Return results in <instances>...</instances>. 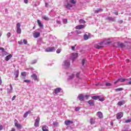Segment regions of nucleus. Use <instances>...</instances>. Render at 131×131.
Segmentation results:
<instances>
[{
    "mask_svg": "<svg viewBox=\"0 0 131 131\" xmlns=\"http://www.w3.org/2000/svg\"><path fill=\"white\" fill-rule=\"evenodd\" d=\"M45 51L46 53H50L55 52V51H56V49L54 47H48L47 48Z\"/></svg>",
    "mask_w": 131,
    "mask_h": 131,
    "instance_id": "nucleus-1",
    "label": "nucleus"
},
{
    "mask_svg": "<svg viewBox=\"0 0 131 131\" xmlns=\"http://www.w3.org/2000/svg\"><path fill=\"white\" fill-rule=\"evenodd\" d=\"M14 125L18 129H21L22 128V125L19 124V122L16 119L14 120Z\"/></svg>",
    "mask_w": 131,
    "mask_h": 131,
    "instance_id": "nucleus-2",
    "label": "nucleus"
},
{
    "mask_svg": "<svg viewBox=\"0 0 131 131\" xmlns=\"http://www.w3.org/2000/svg\"><path fill=\"white\" fill-rule=\"evenodd\" d=\"M63 66L66 68H68L70 66V60H66L63 61Z\"/></svg>",
    "mask_w": 131,
    "mask_h": 131,
    "instance_id": "nucleus-3",
    "label": "nucleus"
},
{
    "mask_svg": "<svg viewBox=\"0 0 131 131\" xmlns=\"http://www.w3.org/2000/svg\"><path fill=\"white\" fill-rule=\"evenodd\" d=\"M40 120V118L37 117V119L35 120L34 126L35 127H38L39 126V121Z\"/></svg>",
    "mask_w": 131,
    "mask_h": 131,
    "instance_id": "nucleus-4",
    "label": "nucleus"
},
{
    "mask_svg": "<svg viewBox=\"0 0 131 131\" xmlns=\"http://www.w3.org/2000/svg\"><path fill=\"white\" fill-rule=\"evenodd\" d=\"M77 56H78V54L77 53H72L71 54L70 56V59L71 60H72V61H74L76 58H77Z\"/></svg>",
    "mask_w": 131,
    "mask_h": 131,
    "instance_id": "nucleus-5",
    "label": "nucleus"
},
{
    "mask_svg": "<svg viewBox=\"0 0 131 131\" xmlns=\"http://www.w3.org/2000/svg\"><path fill=\"white\" fill-rule=\"evenodd\" d=\"M93 35H92L90 33H88V34H85L83 36L84 37V39L85 40H88V39H89V38H91V37H93Z\"/></svg>",
    "mask_w": 131,
    "mask_h": 131,
    "instance_id": "nucleus-6",
    "label": "nucleus"
},
{
    "mask_svg": "<svg viewBox=\"0 0 131 131\" xmlns=\"http://www.w3.org/2000/svg\"><path fill=\"white\" fill-rule=\"evenodd\" d=\"M103 43H104V42H100L98 44H95L94 45V47L96 49H102V45H103Z\"/></svg>",
    "mask_w": 131,
    "mask_h": 131,
    "instance_id": "nucleus-7",
    "label": "nucleus"
},
{
    "mask_svg": "<svg viewBox=\"0 0 131 131\" xmlns=\"http://www.w3.org/2000/svg\"><path fill=\"white\" fill-rule=\"evenodd\" d=\"M21 27V24L19 23H18L16 24V28H17V32L18 33H21V28L20 27Z\"/></svg>",
    "mask_w": 131,
    "mask_h": 131,
    "instance_id": "nucleus-8",
    "label": "nucleus"
},
{
    "mask_svg": "<svg viewBox=\"0 0 131 131\" xmlns=\"http://www.w3.org/2000/svg\"><path fill=\"white\" fill-rule=\"evenodd\" d=\"M123 117V113L122 112H120L116 115L117 119H120V118H121Z\"/></svg>",
    "mask_w": 131,
    "mask_h": 131,
    "instance_id": "nucleus-9",
    "label": "nucleus"
},
{
    "mask_svg": "<svg viewBox=\"0 0 131 131\" xmlns=\"http://www.w3.org/2000/svg\"><path fill=\"white\" fill-rule=\"evenodd\" d=\"M15 80H18V77H19V70H17L14 72Z\"/></svg>",
    "mask_w": 131,
    "mask_h": 131,
    "instance_id": "nucleus-10",
    "label": "nucleus"
},
{
    "mask_svg": "<svg viewBox=\"0 0 131 131\" xmlns=\"http://www.w3.org/2000/svg\"><path fill=\"white\" fill-rule=\"evenodd\" d=\"M85 28V26L83 25H80L76 26L75 28V29L80 30V29H83V28Z\"/></svg>",
    "mask_w": 131,
    "mask_h": 131,
    "instance_id": "nucleus-11",
    "label": "nucleus"
},
{
    "mask_svg": "<svg viewBox=\"0 0 131 131\" xmlns=\"http://www.w3.org/2000/svg\"><path fill=\"white\" fill-rule=\"evenodd\" d=\"M125 80H127V79H123V78H121V79H118L117 81H115L114 82V84H116L118 81H120V82H124Z\"/></svg>",
    "mask_w": 131,
    "mask_h": 131,
    "instance_id": "nucleus-12",
    "label": "nucleus"
},
{
    "mask_svg": "<svg viewBox=\"0 0 131 131\" xmlns=\"http://www.w3.org/2000/svg\"><path fill=\"white\" fill-rule=\"evenodd\" d=\"M97 116H98V117H99V118H100V119H103V118L104 117V116H103V113L101 112H98L97 113Z\"/></svg>",
    "mask_w": 131,
    "mask_h": 131,
    "instance_id": "nucleus-13",
    "label": "nucleus"
},
{
    "mask_svg": "<svg viewBox=\"0 0 131 131\" xmlns=\"http://www.w3.org/2000/svg\"><path fill=\"white\" fill-rule=\"evenodd\" d=\"M31 77L32 78H33V79H34V80H35V81H39V80L38 79V78H37V76L35 74H34L33 75H31Z\"/></svg>",
    "mask_w": 131,
    "mask_h": 131,
    "instance_id": "nucleus-14",
    "label": "nucleus"
},
{
    "mask_svg": "<svg viewBox=\"0 0 131 131\" xmlns=\"http://www.w3.org/2000/svg\"><path fill=\"white\" fill-rule=\"evenodd\" d=\"M61 91H62V89L60 88H57L54 90V94H56V95H58L59 93L61 92Z\"/></svg>",
    "mask_w": 131,
    "mask_h": 131,
    "instance_id": "nucleus-15",
    "label": "nucleus"
},
{
    "mask_svg": "<svg viewBox=\"0 0 131 131\" xmlns=\"http://www.w3.org/2000/svg\"><path fill=\"white\" fill-rule=\"evenodd\" d=\"M64 123L66 125H70V124H72V123H73V121L67 120L64 121Z\"/></svg>",
    "mask_w": 131,
    "mask_h": 131,
    "instance_id": "nucleus-16",
    "label": "nucleus"
},
{
    "mask_svg": "<svg viewBox=\"0 0 131 131\" xmlns=\"http://www.w3.org/2000/svg\"><path fill=\"white\" fill-rule=\"evenodd\" d=\"M38 25L39 26V27H40V28H43V24H42V23H41V21H40V20L39 19H38L37 20Z\"/></svg>",
    "mask_w": 131,
    "mask_h": 131,
    "instance_id": "nucleus-17",
    "label": "nucleus"
},
{
    "mask_svg": "<svg viewBox=\"0 0 131 131\" xmlns=\"http://www.w3.org/2000/svg\"><path fill=\"white\" fill-rule=\"evenodd\" d=\"M12 91H13V86L10 84V89H7V94H11V93H12Z\"/></svg>",
    "mask_w": 131,
    "mask_h": 131,
    "instance_id": "nucleus-18",
    "label": "nucleus"
},
{
    "mask_svg": "<svg viewBox=\"0 0 131 131\" xmlns=\"http://www.w3.org/2000/svg\"><path fill=\"white\" fill-rule=\"evenodd\" d=\"M125 104V101L124 100H121L119 101L117 103L118 106H122Z\"/></svg>",
    "mask_w": 131,
    "mask_h": 131,
    "instance_id": "nucleus-19",
    "label": "nucleus"
},
{
    "mask_svg": "<svg viewBox=\"0 0 131 131\" xmlns=\"http://www.w3.org/2000/svg\"><path fill=\"white\" fill-rule=\"evenodd\" d=\"M41 43H46V42H44L42 41V39H41V38H40V39H38L37 42V44L38 46H40V45H41Z\"/></svg>",
    "mask_w": 131,
    "mask_h": 131,
    "instance_id": "nucleus-20",
    "label": "nucleus"
},
{
    "mask_svg": "<svg viewBox=\"0 0 131 131\" xmlns=\"http://www.w3.org/2000/svg\"><path fill=\"white\" fill-rule=\"evenodd\" d=\"M88 103L90 105V106H93L95 105V102H94V101L92 100L88 101Z\"/></svg>",
    "mask_w": 131,
    "mask_h": 131,
    "instance_id": "nucleus-21",
    "label": "nucleus"
},
{
    "mask_svg": "<svg viewBox=\"0 0 131 131\" xmlns=\"http://www.w3.org/2000/svg\"><path fill=\"white\" fill-rule=\"evenodd\" d=\"M95 121H96V118L95 117H93L90 119L91 124H95Z\"/></svg>",
    "mask_w": 131,
    "mask_h": 131,
    "instance_id": "nucleus-22",
    "label": "nucleus"
},
{
    "mask_svg": "<svg viewBox=\"0 0 131 131\" xmlns=\"http://www.w3.org/2000/svg\"><path fill=\"white\" fill-rule=\"evenodd\" d=\"M78 99L80 101H83L84 100V96L82 94H80L78 96Z\"/></svg>",
    "mask_w": 131,
    "mask_h": 131,
    "instance_id": "nucleus-23",
    "label": "nucleus"
},
{
    "mask_svg": "<svg viewBox=\"0 0 131 131\" xmlns=\"http://www.w3.org/2000/svg\"><path fill=\"white\" fill-rule=\"evenodd\" d=\"M65 8H67V9H68L69 10H70V8H72L73 6L72 5L68 3L67 5H64Z\"/></svg>",
    "mask_w": 131,
    "mask_h": 131,
    "instance_id": "nucleus-24",
    "label": "nucleus"
},
{
    "mask_svg": "<svg viewBox=\"0 0 131 131\" xmlns=\"http://www.w3.org/2000/svg\"><path fill=\"white\" fill-rule=\"evenodd\" d=\"M13 57V55L12 54H9V55L5 57V60L6 61H9V60H10V59H11V58H12Z\"/></svg>",
    "mask_w": 131,
    "mask_h": 131,
    "instance_id": "nucleus-25",
    "label": "nucleus"
},
{
    "mask_svg": "<svg viewBox=\"0 0 131 131\" xmlns=\"http://www.w3.org/2000/svg\"><path fill=\"white\" fill-rule=\"evenodd\" d=\"M103 11V9H100V8H98L96 10H94V13H95V14H98V13H100V12H102Z\"/></svg>",
    "mask_w": 131,
    "mask_h": 131,
    "instance_id": "nucleus-26",
    "label": "nucleus"
},
{
    "mask_svg": "<svg viewBox=\"0 0 131 131\" xmlns=\"http://www.w3.org/2000/svg\"><path fill=\"white\" fill-rule=\"evenodd\" d=\"M75 76V74H72L71 75L69 76V77L68 78V80H70L71 79H73V78H74Z\"/></svg>",
    "mask_w": 131,
    "mask_h": 131,
    "instance_id": "nucleus-27",
    "label": "nucleus"
},
{
    "mask_svg": "<svg viewBox=\"0 0 131 131\" xmlns=\"http://www.w3.org/2000/svg\"><path fill=\"white\" fill-rule=\"evenodd\" d=\"M40 36V33H34V34H33V37L35 38H37V37H39Z\"/></svg>",
    "mask_w": 131,
    "mask_h": 131,
    "instance_id": "nucleus-28",
    "label": "nucleus"
},
{
    "mask_svg": "<svg viewBox=\"0 0 131 131\" xmlns=\"http://www.w3.org/2000/svg\"><path fill=\"white\" fill-rule=\"evenodd\" d=\"M42 18L43 20H46V21H49L50 20V18H49V17L46 16V15H43L42 16Z\"/></svg>",
    "mask_w": 131,
    "mask_h": 131,
    "instance_id": "nucleus-29",
    "label": "nucleus"
},
{
    "mask_svg": "<svg viewBox=\"0 0 131 131\" xmlns=\"http://www.w3.org/2000/svg\"><path fill=\"white\" fill-rule=\"evenodd\" d=\"M42 130L43 131H49V129H48V126H47L46 125L43 126L42 127Z\"/></svg>",
    "mask_w": 131,
    "mask_h": 131,
    "instance_id": "nucleus-30",
    "label": "nucleus"
},
{
    "mask_svg": "<svg viewBox=\"0 0 131 131\" xmlns=\"http://www.w3.org/2000/svg\"><path fill=\"white\" fill-rule=\"evenodd\" d=\"M92 98L93 100H99V99H100V96H94L92 97Z\"/></svg>",
    "mask_w": 131,
    "mask_h": 131,
    "instance_id": "nucleus-31",
    "label": "nucleus"
},
{
    "mask_svg": "<svg viewBox=\"0 0 131 131\" xmlns=\"http://www.w3.org/2000/svg\"><path fill=\"white\" fill-rule=\"evenodd\" d=\"M107 20H109V21H111L112 22H114L115 21V19L111 17H107Z\"/></svg>",
    "mask_w": 131,
    "mask_h": 131,
    "instance_id": "nucleus-32",
    "label": "nucleus"
},
{
    "mask_svg": "<svg viewBox=\"0 0 131 131\" xmlns=\"http://www.w3.org/2000/svg\"><path fill=\"white\" fill-rule=\"evenodd\" d=\"M118 47H119L120 48H124V47H125L124 46V45H123V43H118Z\"/></svg>",
    "mask_w": 131,
    "mask_h": 131,
    "instance_id": "nucleus-33",
    "label": "nucleus"
},
{
    "mask_svg": "<svg viewBox=\"0 0 131 131\" xmlns=\"http://www.w3.org/2000/svg\"><path fill=\"white\" fill-rule=\"evenodd\" d=\"M123 89H122V88H118V89H116L115 90V91L116 92H120V91H123Z\"/></svg>",
    "mask_w": 131,
    "mask_h": 131,
    "instance_id": "nucleus-34",
    "label": "nucleus"
},
{
    "mask_svg": "<svg viewBox=\"0 0 131 131\" xmlns=\"http://www.w3.org/2000/svg\"><path fill=\"white\" fill-rule=\"evenodd\" d=\"M70 3H71V4H73V5H75V4H76V1H75V0H70Z\"/></svg>",
    "mask_w": 131,
    "mask_h": 131,
    "instance_id": "nucleus-35",
    "label": "nucleus"
},
{
    "mask_svg": "<svg viewBox=\"0 0 131 131\" xmlns=\"http://www.w3.org/2000/svg\"><path fill=\"white\" fill-rule=\"evenodd\" d=\"M54 126H59V123L58 122H53Z\"/></svg>",
    "mask_w": 131,
    "mask_h": 131,
    "instance_id": "nucleus-36",
    "label": "nucleus"
},
{
    "mask_svg": "<svg viewBox=\"0 0 131 131\" xmlns=\"http://www.w3.org/2000/svg\"><path fill=\"white\" fill-rule=\"evenodd\" d=\"M79 23H81V24H84L85 23V21L83 19H80L79 20Z\"/></svg>",
    "mask_w": 131,
    "mask_h": 131,
    "instance_id": "nucleus-37",
    "label": "nucleus"
},
{
    "mask_svg": "<svg viewBox=\"0 0 131 131\" xmlns=\"http://www.w3.org/2000/svg\"><path fill=\"white\" fill-rule=\"evenodd\" d=\"M111 85H112V84L109 83V82H107L105 84V86H111Z\"/></svg>",
    "mask_w": 131,
    "mask_h": 131,
    "instance_id": "nucleus-38",
    "label": "nucleus"
},
{
    "mask_svg": "<svg viewBox=\"0 0 131 131\" xmlns=\"http://www.w3.org/2000/svg\"><path fill=\"white\" fill-rule=\"evenodd\" d=\"M24 43V45H27V40L24 39L23 40V43Z\"/></svg>",
    "mask_w": 131,
    "mask_h": 131,
    "instance_id": "nucleus-39",
    "label": "nucleus"
},
{
    "mask_svg": "<svg viewBox=\"0 0 131 131\" xmlns=\"http://www.w3.org/2000/svg\"><path fill=\"white\" fill-rule=\"evenodd\" d=\"M79 74H80V72H78L76 74V76L77 78H79Z\"/></svg>",
    "mask_w": 131,
    "mask_h": 131,
    "instance_id": "nucleus-40",
    "label": "nucleus"
},
{
    "mask_svg": "<svg viewBox=\"0 0 131 131\" xmlns=\"http://www.w3.org/2000/svg\"><path fill=\"white\" fill-rule=\"evenodd\" d=\"M27 116H28V113H27V112H26V113L24 114V117L25 118H26L27 117Z\"/></svg>",
    "mask_w": 131,
    "mask_h": 131,
    "instance_id": "nucleus-41",
    "label": "nucleus"
},
{
    "mask_svg": "<svg viewBox=\"0 0 131 131\" xmlns=\"http://www.w3.org/2000/svg\"><path fill=\"white\" fill-rule=\"evenodd\" d=\"M24 81L27 83H30L31 82L30 80H25Z\"/></svg>",
    "mask_w": 131,
    "mask_h": 131,
    "instance_id": "nucleus-42",
    "label": "nucleus"
},
{
    "mask_svg": "<svg viewBox=\"0 0 131 131\" xmlns=\"http://www.w3.org/2000/svg\"><path fill=\"white\" fill-rule=\"evenodd\" d=\"M130 121H131V119H129L126 120L125 122H126V123H128L130 122Z\"/></svg>",
    "mask_w": 131,
    "mask_h": 131,
    "instance_id": "nucleus-43",
    "label": "nucleus"
},
{
    "mask_svg": "<svg viewBox=\"0 0 131 131\" xmlns=\"http://www.w3.org/2000/svg\"><path fill=\"white\" fill-rule=\"evenodd\" d=\"M21 75H22L23 76H26V72H22L21 73Z\"/></svg>",
    "mask_w": 131,
    "mask_h": 131,
    "instance_id": "nucleus-44",
    "label": "nucleus"
},
{
    "mask_svg": "<svg viewBox=\"0 0 131 131\" xmlns=\"http://www.w3.org/2000/svg\"><path fill=\"white\" fill-rule=\"evenodd\" d=\"M118 23H119V24H122L123 23V20H119L118 21Z\"/></svg>",
    "mask_w": 131,
    "mask_h": 131,
    "instance_id": "nucleus-45",
    "label": "nucleus"
},
{
    "mask_svg": "<svg viewBox=\"0 0 131 131\" xmlns=\"http://www.w3.org/2000/svg\"><path fill=\"white\" fill-rule=\"evenodd\" d=\"M36 62H37V60H34L32 61L31 64H35V63H36Z\"/></svg>",
    "mask_w": 131,
    "mask_h": 131,
    "instance_id": "nucleus-46",
    "label": "nucleus"
},
{
    "mask_svg": "<svg viewBox=\"0 0 131 131\" xmlns=\"http://www.w3.org/2000/svg\"><path fill=\"white\" fill-rule=\"evenodd\" d=\"M63 23H64V24H67V22H68L67 19H63Z\"/></svg>",
    "mask_w": 131,
    "mask_h": 131,
    "instance_id": "nucleus-47",
    "label": "nucleus"
},
{
    "mask_svg": "<svg viewBox=\"0 0 131 131\" xmlns=\"http://www.w3.org/2000/svg\"><path fill=\"white\" fill-rule=\"evenodd\" d=\"M57 54H60L61 53V49H57L56 51Z\"/></svg>",
    "mask_w": 131,
    "mask_h": 131,
    "instance_id": "nucleus-48",
    "label": "nucleus"
},
{
    "mask_svg": "<svg viewBox=\"0 0 131 131\" xmlns=\"http://www.w3.org/2000/svg\"><path fill=\"white\" fill-rule=\"evenodd\" d=\"M85 63V59H82V65L83 66L84 65V63Z\"/></svg>",
    "mask_w": 131,
    "mask_h": 131,
    "instance_id": "nucleus-49",
    "label": "nucleus"
},
{
    "mask_svg": "<svg viewBox=\"0 0 131 131\" xmlns=\"http://www.w3.org/2000/svg\"><path fill=\"white\" fill-rule=\"evenodd\" d=\"M18 45H23V40H20L18 42Z\"/></svg>",
    "mask_w": 131,
    "mask_h": 131,
    "instance_id": "nucleus-50",
    "label": "nucleus"
},
{
    "mask_svg": "<svg viewBox=\"0 0 131 131\" xmlns=\"http://www.w3.org/2000/svg\"><path fill=\"white\" fill-rule=\"evenodd\" d=\"M0 51H2V53H4L5 52V48H0Z\"/></svg>",
    "mask_w": 131,
    "mask_h": 131,
    "instance_id": "nucleus-51",
    "label": "nucleus"
},
{
    "mask_svg": "<svg viewBox=\"0 0 131 131\" xmlns=\"http://www.w3.org/2000/svg\"><path fill=\"white\" fill-rule=\"evenodd\" d=\"M79 110H80V107H77L75 108V111H76V112L79 111Z\"/></svg>",
    "mask_w": 131,
    "mask_h": 131,
    "instance_id": "nucleus-52",
    "label": "nucleus"
},
{
    "mask_svg": "<svg viewBox=\"0 0 131 131\" xmlns=\"http://www.w3.org/2000/svg\"><path fill=\"white\" fill-rule=\"evenodd\" d=\"M127 80H129V81L128 82V84L131 85V78L127 79Z\"/></svg>",
    "mask_w": 131,
    "mask_h": 131,
    "instance_id": "nucleus-53",
    "label": "nucleus"
},
{
    "mask_svg": "<svg viewBox=\"0 0 131 131\" xmlns=\"http://www.w3.org/2000/svg\"><path fill=\"white\" fill-rule=\"evenodd\" d=\"M75 46H76V45H75V46H72L71 47V49H72V51H75Z\"/></svg>",
    "mask_w": 131,
    "mask_h": 131,
    "instance_id": "nucleus-54",
    "label": "nucleus"
},
{
    "mask_svg": "<svg viewBox=\"0 0 131 131\" xmlns=\"http://www.w3.org/2000/svg\"><path fill=\"white\" fill-rule=\"evenodd\" d=\"M99 99V100L100 102H103L104 101V98H100V99Z\"/></svg>",
    "mask_w": 131,
    "mask_h": 131,
    "instance_id": "nucleus-55",
    "label": "nucleus"
},
{
    "mask_svg": "<svg viewBox=\"0 0 131 131\" xmlns=\"http://www.w3.org/2000/svg\"><path fill=\"white\" fill-rule=\"evenodd\" d=\"M7 36L9 38V37H10L11 36V33H8L7 34Z\"/></svg>",
    "mask_w": 131,
    "mask_h": 131,
    "instance_id": "nucleus-56",
    "label": "nucleus"
},
{
    "mask_svg": "<svg viewBox=\"0 0 131 131\" xmlns=\"http://www.w3.org/2000/svg\"><path fill=\"white\" fill-rule=\"evenodd\" d=\"M16 99V96H14L12 98V101H14Z\"/></svg>",
    "mask_w": 131,
    "mask_h": 131,
    "instance_id": "nucleus-57",
    "label": "nucleus"
},
{
    "mask_svg": "<svg viewBox=\"0 0 131 131\" xmlns=\"http://www.w3.org/2000/svg\"><path fill=\"white\" fill-rule=\"evenodd\" d=\"M114 14H115V15H116L117 16L118 15V12L117 11H115Z\"/></svg>",
    "mask_w": 131,
    "mask_h": 131,
    "instance_id": "nucleus-58",
    "label": "nucleus"
},
{
    "mask_svg": "<svg viewBox=\"0 0 131 131\" xmlns=\"http://www.w3.org/2000/svg\"><path fill=\"white\" fill-rule=\"evenodd\" d=\"M25 4H28V0H24Z\"/></svg>",
    "mask_w": 131,
    "mask_h": 131,
    "instance_id": "nucleus-59",
    "label": "nucleus"
},
{
    "mask_svg": "<svg viewBox=\"0 0 131 131\" xmlns=\"http://www.w3.org/2000/svg\"><path fill=\"white\" fill-rule=\"evenodd\" d=\"M27 113H28V114H30V113H31V111H29L28 112H26Z\"/></svg>",
    "mask_w": 131,
    "mask_h": 131,
    "instance_id": "nucleus-60",
    "label": "nucleus"
},
{
    "mask_svg": "<svg viewBox=\"0 0 131 131\" xmlns=\"http://www.w3.org/2000/svg\"><path fill=\"white\" fill-rule=\"evenodd\" d=\"M10 131H16V129L12 128Z\"/></svg>",
    "mask_w": 131,
    "mask_h": 131,
    "instance_id": "nucleus-61",
    "label": "nucleus"
},
{
    "mask_svg": "<svg viewBox=\"0 0 131 131\" xmlns=\"http://www.w3.org/2000/svg\"><path fill=\"white\" fill-rule=\"evenodd\" d=\"M84 98H85V99H88L89 98V95H85Z\"/></svg>",
    "mask_w": 131,
    "mask_h": 131,
    "instance_id": "nucleus-62",
    "label": "nucleus"
},
{
    "mask_svg": "<svg viewBox=\"0 0 131 131\" xmlns=\"http://www.w3.org/2000/svg\"><path fill=\"white\" fill-rule=\"evenodd\" d=\"M3 129V126L0 125V130H2Z\"/></svg>",
    "mask_w": 131,
    "mask_h": 131,
    "instance_id": "nucleus-63",
    "label": "nucleus"
},
{
    "mask_svg": "<svg viewBox=\"0 0 131 131\" xmlns=\"http://www.w3.org/2000/svg\"><path fill=\"white\" fill-rule=\"evenodd\" d=\"M122 131H130L129 130L125 129V130H123Z\"/></svg>",
    "mask_w": 131,
    "mask_h": 131,
    "instance_id": "nucleus-64",
    "label": "nucleus"
}]
</instances>
